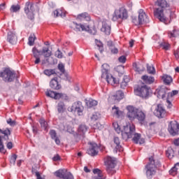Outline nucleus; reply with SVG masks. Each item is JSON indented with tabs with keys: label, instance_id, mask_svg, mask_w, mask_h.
Returning <instances> with one entry per match:
<instances>
[{
	"label": "nucleus",
	"instance_id": "50",
	"mask_svg": "<svg viewBox=\"0 0 179 179\" xmlns=\"http://www.w3.org/2000/svg\"><path fill=\"white\" fill-rule=\"evenodd\" d=\"M16 159H17V155L16 154L13 155L10 158V164L11 166H15L16 163Z\"/></svg>",
	"mask_w": 179,
	"mask_h": 179
},
{
	"label": "nucleus",
	"instance_id": "29",
	"mask_svg": "<svg viewBox=\"0 0 179 179\" xmlns=\"http://www.w3.org/2000/svg\"><path fill=\"white\" fill-rule=\"evenodd\" d=\"M93 173L94 174H96L97 176H94L92 179H106L103 178V171L99 169H93Z\"/></svg>",
	"mask_w": 179,
	"mask_h": 179
},
{
	"label": "nucleus",
	"instance_id": "10",
	"mask_svg": "<svg viewBox=\"0 0 179 179\" xmlns=\"http://www.w3.org/2000/svg\"><path fill=\"white\" fill-rule=\"evenodd\" d=\"M68 111L77 113L78 115H82L83 114V106L80 101L74 102L71 107L68 108Z\"/></svg>",
	"mask_w": 179,
	"mask_h": 179
},
{
	"label": "nucleus",
	"instance_id": "60",
	"mask_svg": "<svg viewBox=\"0 0 179 179\" xmlns=\"http://www.w3.org/2000/svg\"><path fill=\"white\" fill-rule=\"evenodd\" d=\"M118 61L119 62H121V64H125V62H127V57L124 55L120 56L118 58Z\"/></svg>",
	"mask_w": 179,
	"mask_h": 179
},
{
	"label": "nucleus",
	"instance_id": "4",
	"mask_svg": "<svg viewBox=\"0 0 179 179\" xmlns=\"http://www.w3.org/2000/svg\"><path fill=\"white\" fill-rule=\"evenodd\" d=\"M105 164L106 166V171L108 174H115V166L117 165V159L113 157L108 156L105 158Z\"/></svg>",
	"mask_w": 179,
	"mask_h": 179
},
{
	"label": "nucleus",
	"instance_id": "25",
	"mask_svg": "<svg viewBox=\"0 0 179 179\" xmlns=\"http://www.w3.org/2000/svg\"><path fill=\"white\" fill-rule=\"evenodd\" d=\"M141 79L143 80L144 83H146L147 85H152V83H155V77L143 76Z\"/></svg>",
	"mask_w": 179,
	"mask_h": 179
},
{
	"label": "nucleus",
	"instance_id": "26",
	"mask_svg": "<svg viewBox=\"0 0 179 179\" xmlns=\"http://www.w3.org/2000/svg\"><path fill=\"white\" fill-rule=\"evenodd\" d=\"M49 134H50V137L52 138V139H54L56 145H59V143H61V141L57 136V131H55V130L51 129L50 131Z\"/></svg>",
	"mask_w": 179,
	"mask_h": 179
},
{
	"label": "nucleus",
	"instance_id": "21",
	"mask_svg": "<svg viewBox=\"0 0 179 179\" xmlns=\"http://www.w3.org/2000/svg\"><path fill=\"white\" fill-rule=\"evenodd\" d=\"M53 13L55 17H58L59 16L60 17H65V16H66V11H65L64 8L57 9L53 11Z\"/></svg>",
	"mask_w": 179,
	"mask_h": 179
},
{
	"label": "nucleus",
	"instance_id": "48",
	"mask_svg": "<svg viewBox=\"0 0 179 179\" xmlns=\"http://www.w3.org/2000/svg\"><path fill=\"white\" fill-rule=\"evenodd\" d=\"M147 71L148 73H150L151 75H155V73H156V70L153 66L147 65Z\"/></svg>",
	"mask_w": 179,
	"mask_h": 179
},
{
	"label": "nucleus",
	"instance_id": "54",
	"mask_svg": "<svg viewBox=\"0 0 179 179\" xmlns=\"http://www.w3.org/2000/svg\"><path fill=\"white\" fill-rule=\"evenodd\" d=\"M166 97V91L164 90H160L158 92L159 99H164Z\"/></svg>",
	"mask_w": 179,
	"mask_h": 179
},
{
	"label": "nucleus",
	"instance_id": "33",
	"mask_svg": "<svg viewBox=\"0 0 179 179\" xmlns=\"http://www.w3.org/2000/svg\"><path fill=\"white\" fill-rule=\"evenodd\" d=\"M66 169H59L55 172V176L58 178L64 179Z\"/></svg>",
	"mask_w": 179,
	"mask_h": 179
},
{
	"label": "nucleus",
	"instance_id": "57",
	"mask_svg": "<svg viewBox=\"0 0 179 179\" xmlns=\"http://www.w3.org/2000/svg\"><path fill=\"white\" fill-rule=\"evenodd\" d=\"M160 47H162L163 48V50H166L167 51V50H169V48H170V45L166 42H162L160 44Z\"/></svg>",
	"mask_w": 179,
	"mask_h": 179
},
{
	"label": "nucleus",
	"instance_id": "39",
	"mask_svg": "<svg viewBox=\"0 0 179 179\" xmlns=\"http://www.w3.org/2000/svg\"><path fill=\"white\" fill-rule=\"evenodd\" d=\"M113 97L115 100L120 101V100H122V99H124V92H122V91H117Z\"/></svg>",
	"mask_w": 179,
	"mask_h": 179
},
{
	"label": "nucleus",
	"instance_id": "35",
	"mask_svg": "<svg viewBox=\"0 0 179 179\" xmlns=\"http://www.w3.org/2000/svg\"><path fill=\"white\" fill-rule=\"evenodd\" d=\"M179 171V163H176L174 166V167H173L170 171H169V174H171V176H177V174L178 173Z\"/></svg>",
	"mask_w": 179,
	"mask_h": 179
},
{
	"label": "nucleus",
	"instance_id": "55",
	"mask_svg": "<svg viewBox=\"0 0 179 179\" xmlns=\"http://www.w3.org/2000/svg\"><path fill=\"white\" fill-rule=\"evenodd\" d=\"M45 94L48 97H51L52 99H54V97L55 96V92L52 90H47Z\"/></svg>",
	"mask_w": 179,
	"mask_h": 179
},
{
	"label": "nucleus",
	"instance_id": "31",
	"mask_svg": "<svg viewBox=\"0 0 179 179\" xmlns=\"http://www.w3.org/2000/svg\"><path fill=\"white\" fill-rule=\"evenodd\" d=\"M0 134H2V135H3V139H5L6 141H9V136L11 134L9 129H6L4 130L0 129Z\"/></svg>",
	"mask_w": 179,
	"mask_h": 179
},
{
	"label": "nucleus",
	"instance_id": "7",
	"mask_svg": "<svg viewBox=\"0 0 179 179\" xmlns=\"http://www.w3.org/2000/svg\"><path fill=\"white\" fill-rule=\"evenodd\" d=\"M135 133V125L127 124L124 127V130L122 131V138L127 141V139H131L134 136Z\"/></svg>",
	"mask_w": 179,
	"mask_h": 179
},
{
	"label": "nucleus",
	"instance_id": "3",
	"mask_svg": "<svg viewBox=\"0 0 179 179\" xmlns=\"http://www.w3.org/2000/svg\"><path fill=\"white\" fill-rule=\"evenodd\" d=\"M129 16L128 15V10L124 7H121L114 11L112 20L117 22V20H127Z\"/></svg>",
	"mask_w": 179,
	"mask_h": 179
},
{
	"label": "nucleus",
	"instance_id": "22",
	"mask_svg": "<svg viewBox=\"0 0 179 179\" xmlns=\"http://www.w3.org/2000/svg\"><path fill=\"white\" fill-rule=\"evenodd\" d=\"M103 78L106 79V82L109 85H117V83H118V81L117 80V79H115V78H114L111 75L106 74L105 75V77Z\"/></svg>",
	"mask_w": 179,
	"mask_h": 179
},
{
	"label": "nucleus",
	"instance_id": "43",
	"mask_svg": "<svg viewBox=\"0 0 179 179\" xmlns=\"http://www.w3.org/2000/svg\"><path fill=\"white\" fill-rule=\"evenodd\" d=\"M34 41H36V35L31 34L29 37L28 44L31 46L34 45Z\"/></svg>",
	"mask_w": 179,
	"mask_h": 179
},
{
	"label": "nucleus",
	"instance_id": "6",
	"mask_svg": "<svg viewBox=\"0 0 179 179\" xmlns=\"http://www.w3.org/2000/svg\"><path fill=\"white\" fill-rule=\"evenodd\" d=\"M0 78H2L4 82H13L16 78V73L9 69H6L0 73Z\"/></svg>",
	"mask_w": 179,
	"mask_h": 179
},
{
	"label": "nucleus",
	"instance_id": "40",
	"mask_svg": "<svg viewBox=\"0 0 179 179\" xmlns=\"http://www.w3.org/2000/svg\"><path fill=\"white\" fill-rule=\"evenodd\" d=\"M129 83V78L127 76H124L123 78V80L120 84V87L122 89H125L127 86H128V83Z\"/></svg>",
	"mask_w": 179,
	"mask_h": 179
},
{
	"label": "nucleus",
	"instance_id": "44",
	"mask_svg": "<svg viewBox=\"0 0 179 179\" xmlns=\"http://www.w3.org/2000/svg\"><path fill=\"white\" fill-rule=\"evenodd\" d=\"M166 153L169 159H172L173 157H174V150H173V148H169Z\"/></svg>",
	"mask_w": 179,
	"mask_h": 179
},
{
	"label": "nucleus",
	"instance_id": "30",
	"mask_svg": "<svg viewBox=\"0 0 179 179\" xmlns=\"http://www.w3.org/2000/svg\"><path fill=\"white\" fill-rule=\"evenodd\" d=\"M77 19L78 20H87L89 22L90 20V15L87 13H83L77 16Z\"/></svg>",
	"mask_w": 179,
	"mask_h": 179
},
{
	"label": "nucleus",
	"instance_id": "52",
	"mask_svg": "<svg viewBox=\"0 0 179 179\" xmlns=\"http://www.w3.org/2000/svg\"><path fill=\"white\" fill-rule=\"evenodd\" d=\"M113 126L114 129L116 131V132H117V134H120V132H121V128L120 127L118 122H114L113 123Z\"/></svg>",
	"mask_w": 179,
	"mask_h": 179
},
{
	"label": "nucleus",
	"instance_id": "1",
	"mask_svg": "<svg viewBox=\"0 0 179 179\" xmlns=\"http://www.w3.org/2000/svg\"><path fill=\"white\" fill-rule=\"evenodd\" d=\"M155 5L159 6V8H156L154 11V15L160 22L165 23V24H169V23L171 22V20L173 19V17H176V14H174L173 12H171V10L170 9H168L166 13L164 14L163 12H164V9L170 6L166 0H157Z\"/></svg>",
	"mask_w": 179,
	"mask_h": 179
},
{
	"label": "nucleus",
	"instance_id": "56",
	"mask_svg": "<svg viewBox=\"0 0 179 179\" xmlns=\"http://www.w3.org/2000/svg\"><path fill=\"white\" fill-rule=\"evenodd\" d=\"M95 43L97 45V47H99L100 52H103V43H101V41H100L97 39L95 40Z\"/></svg>",
	"mask_w": 179,
	"mask_h": 179
},
{
	"label": "nucleus",
	"instance_id": "34",
	"mask_svg": "<svg viewBox=\"0 0 179 179\" xmlns=\"http://www.w3.org/2000/svg\"><path fill=\"white\" fill-rule=\"evenodd\" d=\"M112 113L114 115H116L117 118H120V117L122 115V111L120 110V108L115 106L112 108Z\"/></svg>",
	"mask_w": 179,
	"mask_h": 179
},
{
	"label": "nucleus",
	"instance_id": "45",
	"mask_svg": "<svg viewBox=\"0 0 179 179\" xmlns=\"http://www.w3.org/2000/svg\"><path fill=\"white\" fill-rule=\"evenodd\" d=\"M169 38H173V37H178L179 31L173 29L172 32H169Z\"/></svg>",
	"mask_w": 179,
	"mask_h": 179
},
{
	"label": "nucleus",
	"instance_id": "47",
	"mask_svg": "<svg viewBox=\"0 0 179 179\" xmlns=\"http://www.w3.org/2000/svg\"><path fill=\"white\" fill-rule=\"evenodd\" d=\"M32 52L34 58H37L38 55H41V50H38L36 47L32 48Z\"/></svg>",
	"mask_w": 179,
	"mask_h": 179
},
{
	"label": "nucleus",
	"instance_id": "8",
	"mask_svg": "<svg viewBox=\"0 0 179 179\" xmlns=\"http://www.w3.org/2000/svg\"><path fill=\"white\" fill-rule=\"evenodd\" d=\"M150 93V88L148 87L146 85L138 87L136 89H134L136 96H139V97L142 99H148Z\"/></svg>",
	"mask_w": 179,
	"mask_h": 179
},
{
	"label": "nucleus",
	"instance_id": "13",
	"mask_svg": "<svg viewBox=\"0 0 179 179\" xmlns=\"http://www.w3.org/2000/svg\"><path fill=\"white\" fill-rule=\"evenodd\" d=\"M127 118H129L130 121H134V120L136 118L138 109L135 108L132 106H129L127 107Z\"/></svg>",
	"mask_w": 179,
	"mask_h": 179
},
{
	"label": "nucleus",
	"instance_id": "17",
	"mask_svg": "<svg viewBox=\"0 0 179 179\" xmlns=\"http://www.w3.org/2000/svg\"><path fill=\"white\" fill-rule=\"evenodd\" d=\"M50 87L54 90H59V89H61L62 86L58 82V78L55 77L50 80Z\"/></svg>",
	"mask_w": 179,
	"mask_h": 179
},
{
	"label": "nucleus",
	"instance_id": "15",
	"mask_svg": "<svg viewBox=\"0 0 179 179\" xmlns=\"http://www.w3.org/2000/svg\"><path fill=\"white\" fill-rule=\"evenodd\" d=\"M155 115L158 118H163L166 115V110L162 106L161 104L157 105L155 111L154 112Z\"/></svg>",
	"mask_w": 179,
	"mask_h": 179
},
{
	"label": "nucleus",
	"instance_id": "11",
	"mask_svg": "<svg viewBox=\"0 0 179 179\" xmlns=\"http://www.w3.org/2000/svg\"><path fill=\"white\" fill-rule=\"evenodd\" d=\"M24 9L28 19L33 20L34 19V4L27 1Z\"/></svg>",
	"mask_w": 179,
	"mask_h": 179
},
{
	"label": "nucleus",
	"instance_id": "53",
	"mask_svg": "<svg viewBox=\"0 0 179 179\" xmlns=\"http://www.w3.org/2000/svg\"><path fill=\"white\" fill-rule=\"evenodd\" d=\"M65 94L63 93H55V97L53 99H55V100H59V99H63V97H65Z\"/></svg>",
	"mask_w": 179,
	"mask_h": 179
},
{
	"label": "nucleus",
	"instance_id": "2",
	"mask_svg": "<svg viewBox=\"0 0 179 179\" xmlns=\"http://www.w3.org/2000/svg\"><path fill=\"white\" fill-rule=\"evenodd\" d=\"M162 164L157 159H155V157H150L149 158L148 163L145 166V173L148 179H152L156 173H157V169L161 167Z\"/></svg>",
	"mask_w": 179,
	"mask_h": 179
},
{
	"label": "nucleus",
	"instance_id": "19",
	"mask_svg": "<svg viewBox=\"0 0 179 179\" xmlns=\"http://www.w3.org/2000/svg\"><path fill=\"white\" fill-rule=\"evenodd\" d=\"M101 31L104 33L106 36H110L111 34V26L108 25V24L103 22L102 24V27L101 28Z\"/></svg>",
	"mask_w": 179,
	"mask_h": 179
},
{
	"label": "nucleus",
	"instance_id": "28",
	"mask_svg": "<svg viewBox=\"0 0 179 179\" xmlns=\"http://www.w3.org/2000/svg\"><path fill=\"white\" fill-rule=\"evenodd\" d=\"M44 75L46 76H57V71L55 69H45L43 71Z\"/></svg>",
	"mask_w": 179,
	"mask_h": 179
},
{
	"label": "nucleus",
	"instance_id": "32",
	"mask_svg": "<svg viewBox=\"0 0 179 179\" xmlns=\"http://www.w3.org/2000/svg\"><path fill=\"white\" fill-rule=\"evenodd\" d=\"M133 66L136 72H138V73H141V72H143V71H145V67L143 66V65L139 63H134Z\"/></svg>",
	"mask_w": 179,
	"mask_h": 179
},
{
	"label": "nucleus",
	"instance_id": "63",
	"mask_svg": "<svg viewBox=\"0 0 179 179\" xmlns=\"http://www.w3.org/2000/svg\"><path fill=\"white\" fill-rule=\"evenodd\" d=\"M53 162H58V160H61V157H59V155H56L52 158Z\"/></svg>",
	"mask_w": 179,
	"mask_h": 179
},
{
	"label": "nucleus",
	"instance_id": "5",
	"mask_svg": "<svg viewBox=\"0 0 179 179\" xmlns=\"http://www.w3.org/2000/svg\"><path fill=\"white\" fill-rule=\"evenodd\" d=\"M71 29L76 31L77 33L79 31H89L91 34H96L97 31L96 28H92L90 29L88 25H85L83 24H78L76 22H73L71 24Z\"/></svg>",
	"mask_w": 179,
	"mask_h": 179
},
{
	"label": "nucleus",
	"instance_id": "46",
	"mask_svg": "<svg viewBox=\"0 0 179 179\" xmlns=\"http://www.w3.org/2000/svg\"><path fill=\"white\" fill-rule=\"evenodd\" d=\"M10 10L13 13L19 12L20 10V5H13V6H11Z\"/></svg>",
	"mask_w": 179,
	"mask_h": 179
},
{
	"label": "nucleus",
	"instance_id": "61",
	"mask_svg": "<svg viewBox=\"0 0 179 179\" xmlns=\"http://www.w3.org/2000/svg\"><path fill=\"white\" fill-rule=\"evenodd\" d=\"M177 94H178V90H173L169 93L168 97H173V96H177Z\"/></svg>",
	"mask_w": 179,
	"mask_h": 179
},
{
	"label": "nucleus",
	"instance_id": "27",
	"mask_svg": "<svg viewBox=\"0 0 179 179\" xmlns=\"http://www.w3.org/2000/svg\"><path fill=\"white\" fill-rule=\"evenodd\" d=\"M101 78H106V75H108V70L110 69V65L108 64H103L101 66Z\"/></svg>",
	"mask_w": 179,
	"mask_h": 179
},
{
	"label": "nucleus",
	"instance_id": "42",
	"mask_svg": "<svg viewBox=\"0 0 179 179\" xmlns=\"http://www.w3.org/2000/svg\"><path fill=\"white\" fill-rule=\"evenodd\" d=\"M58 113H64L65 111V103L64 102H59L57 105Z\"/></svg>",
	"mask_w": 179,
	"mask_h": 179
},
{
	"label": "nucleus",
	"instance_id": "12",
	"mask_svg": "<svg viewBox=\"0 0 179 179\" xmlns=\"http://www.w3.org/2000/svg\"><path fill=\"white\" fill-rule=\"evenodd\" d=\"M89 145L90 147L87 150V155L92 157L97 156L99 155V145H97V143L90 142Z\"/></svg>",
	"mask_w": 179,
	"mask_h": 179
},
{
	"label": "nucleus",
	"instance_id": "41",
	"mask_svg": "<svg viewBox=\"0 0 179 179\" xmlns=\"http://www.w3.org/2000/svg\"><path fill=\"white\" fill-rule=\"evenodd\" d=\"M97 104H98L97 101H96L94 99H90V100L86 101V105L90 108H92V107H94V106H97Z\"/></svg>",
	"mask_w": 179,
	"mask_h": 179
},
{
	"label": "nucleus",
	"instance_id": "49",
	"mask_svg": "<svg viewBox=\"0 0 179 179\" xmlns=\"http://www.w3.org/2000/svg\"><path fill=\"white\" fill-rule=\"evenodd\" d=\"M132 23H134V24H135V26H139V25L142 24V22H141L139 18H138L135 16L132 17Z\"/></svg>",
	"mask_w": 179,
	"mask_h": 179
},
{
	"label": "nucleus",
	"instance_id": "62",
	"mask_svg": "<svg viewBox=\"0 0 179 179\" xmlns=\"http://www.w3.org/2000/svg\"><path fill=\"white\" fill-rule=\"evenodd\" d=\"M98 119H99V115L97 113H94L91 117L92 121H97Z\"/></svg>",
	"mask_w": 179,
	"mask_h": 179
},
{
	"label": "nucleus",
	"instance_id": "14",
	"mask_svg": "<svg viewBox=\"0 0 179 179\" xmlns=\"http://www.w3.org/2000/svg\"><path fill=\"white\" fill-rule=\"evenodd\" d=\"M111 146L115 149V152H122V146H121V141L118 137H114Z\"/></svg>",
	"mask_w": 179,
	"mask_h": 179
},
{
	"label": "nucleus",
	"instance_id": "37",
	"mask_svg": "<svg viewBox=\"0 0 179 179\" xmlns=\"http://www.w3.org/2000/svg\"><path fill=\"white\" fill-rule=\"evenodd\" d=\"M162 79L164 80V83H165V85H170V83H171V82H173V78H171V76L165 74L162 76Z\"/></svg>",
	"mask_w": 179,
	"mask_h": 179
},
{
	"label": "nucleus",
	"instance_id": "9",
	"mask_svg": "<svg viewBox=\"0 0 179 179\" xmlns=\"http://www.w3.org/2000/svg\"><path fill=\"white\" fill-rule=\"evenodd\" d=\"M168 131L172 136H176L178 135L179 132V124L176 120H172L169 122Z\"/></svg>",
	"mask_w": 179,
	"mask_h": 179
},
{
	"label": "nucleus",
	"instance_id": "23",
	"mask_svg": "<svg viewBox=\"0 0 179 179\" xmlns=\"http://www.w3.org/2000/svg\"><path fill=\"white\" fill-rule=\"evenodd\" d=\"M136 119L138 120L139 122H143V121H145L146 119V114L142 110H137Z\"/></svg>",
	"mask_w": 179,
	"mask_h": 179
},
{
	"label": "nucleus",
	"instance_id": "16",
	"mask_svg": "<svg viewBox=\"0 0 179 179\" xmlns=\"http://www.w3.org/2000/svg\"><path fill=\"white\" fill-rule=\"evenodd\" d=\"M138 20L141 22V24H143V23H148L149 22V18H148L146 13L142 9L138 10Z\"/></svg>",
	"mask_w": 179,
	"mask_h": 179
},
{
	"label": "nucleus",
	"instance_id": "20",
	"mask_svg": "<svg viewBox=\"0 0 179 179\" xmlns=\"http://www.w3.org/2000/svg\"><path fill=\"white\" fill-rule=\"evenodd\" d=\"M133 136V141L134 142V143H139L140 145H143V143H145V139L141 138V134L135 133L134 131Z\"/></svg>",
	"mask_w": 179,
	"mask_h": 179
},
{
	"label": "nucleus",
	"instance_id": "59",
	"mask_svg": "<svg viewBox=\"0 0 179 179\" xmlns=\"http://www.w3.org/2000/svg\"><path fill=\"white\" fill-rule=\"evenodd\" d=\"M55 56L56 57V58H63V55H62V52H61V50H59V49H58L55 52Z\"/></svg>",
	"mask_w": 179,
	"mask_h": 179
},
{
	"label": "nucleus",
	"instance_id": "51",
	"mask_svg": "<svg viewBox=\"0 0 179 179\" xmlns=\"http://www.w3.org/2000/svg\"><path fill=\"white\" fill-rule=\"evenodd\" d=\"M64 179H74L73 175H72L71 172L68 171L66 169V172H65V173H64Z\"/></svg>",
	"mask_w": 179,
	"mask_h": 179
},
{
	"label": "nucleus",
	"instance_id": "64",
	"mask_svg": "<svg viewBox=\"0 0 179 179\" xmlns=\"http://www.w3.org/2000/svg\"><path fill=\"white\" fill-rule=\"evenodd\" d=\"M174 55L177 59H179V48L175 52Z\"/></svg>",
	"mask_w": 179,
	"mask_h": 179
},
{
	"label": "nucleus",
	"instance_id": "36",
	"mask_svg": "<svg viewBox=\"0 0 179 179\" xmlns=\"http://www.w3.org/2000/svg\"><path fill=\"white\" fill-rule=\"evenodd\" d=\"M78 135H84L87 132V127L85 124H81L78 129Z\"/></svg>",
	"mask_w": 179,
	"mask_h": 179
},
{
	"label": "nucleus",
	"instance_id": "24",
	"mask_svg": "<svg viewBox=\"0 0 179 179\" xmlns=\"http://www.w3.org/2000/svg\"><path fill=\"white\" fill-rule=\"evenodd\" d=\"M52 52L50 50V48L48 47H43L42 50H41V55H43L45 58H48L51 57Z\"/></svg>",
	"mask_w": 179,
	"mask_h": 179
},
{
	"label": "nucleus",
	"instance_id": "38",
	"mask_svg": "<svg viewBox=\"0 0 179 179\" xmlns=\"http://www.w3.org/2000/svg\"><path fill=\"white\" fill-rule=\"evenodd\" d=\"M39 124H41V128H43L46 132H48V123L45 122V120L41 118L39 120Z\"/></svg>",
	"mask_w": 179,
	"mask_h": 179
},
{
	"label": "nucleus",
	"instance_id": "58",
	"mask_svg": "<svg viewBox=\"0 0 179 179\" xmlns=\"http://www.w3.org/2000/svg\"><path fill=\"white\" fill-rule=\"evenodd\" d=\"M57 68L62 73H65V66L64 65V64H59Z\"/></svg>",
	"mask_w": 179,
	"mask_h": 179
},
{
	"label": "nucleus",
	"instance_id": "18",
	"mask_svg": "<svg viewBox=\"0 0 179 179\" xmlns=\"http://www.w3.org/2000/svg\"><path fill=\"white\" fill-rule=\"evenodd\" d=\"M7 40L10 44H16L17 43V36H16V34L9 31L8 33Z\"/></svg>",
	"mask_w": 179,
	"mask_h": 179
}]
</instances>
